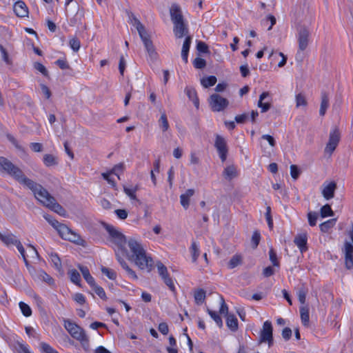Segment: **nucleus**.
Instances as JSON below:
<instances>
[{
  "label": "nucleus",
  "instance_id": "nucleus-29",
  "mask_svg": "<svg viewBox=\"0 0 353 353\" xmlns=\"http://www.w3.org/2000/svg\"><path fill=\"white\" fill-rule=\"evenodd\" d=\"M141 41H143L145 48L148 49L154 47L152 41H151L149 34L146 32L145 30L142 32L139 33Z\"/></svg>",
  "mask_w": 353,
  "mask_h": 353
},
{
  "label": "nucleus",
  "instance_id": "nucleus-62",
  "mask_svg": "<svg viewBox=\"0 0 353 353\" xmlns=\"http://www.w3.org/2000/svg\"><path fill=\"white\" fill-rule=\"evenodd\" d=\"M146 51H147L148 56L151 61H154L157 60V59L158 57V54L156 52L154 47L146 49Z\"/></svg>",
  "mask_w": 353,
  "mask_h": 353
},
{
  "label": "nucleus",
  "instance_id": "nucleus-38",
  "mask_svg": "<svg viewBox=\"0 0 353 353\" xmlns=\"http://www.w3.org/2000/svg\"><path fill=\"white\" fill-rule=\"evenodd\" d=\"M68 274L70 276V281L75 285L80 286L81 276L78 271L76 270H72L69 272Z\"/></svg>",
  "mask_w": 353,
  "mask_h": 353
},
{
  "label": "nucleus",
  "instance_id": "nucleus-63",
  "mask_svg": "<svg viewBox=\"0 0 353 353\" xmlns=\"http://www.w3.org/2000/svg\"><path fill=\"white\" fill-rule=\"evenodd\" d=\"M74 300L79 304L83 305L85 303V297L81 293H76L73 297Z\"/></svg>",
  "mask_w": 353,
  "mask_h": 353
},
{
  "label": "nucleus",
  "instance_id": "nucleus-37",
  "mask_svg": "<svg viewBox=\"0 0 353 353\" xmlns=\"http://www.w3.org/2000/svg\"><path fill=\"white\" fill-rule=\"evenodd\" d=\"M216 83V78L214 76L204 77L201 80V84L204 88H209L214 85Z\"/></svg>",
  "mask_w": 353,
  "mask_h": 353
},
{
  "label": "nucleus",
  "instance_id": "nucleus-33",
  "mask_svg": "<svg viewBox=\"0 0 353 353\" xmlns=\"http://www.w3.org/2000/svg\"><path fill=\"white\" fill-rule=\"evenodd\" d=\"M223 176L226 179L231 180L236 176V170L234 166L226 167L223 171Z\"/></svg>",
  "mask_w": 353,
  "mask_h": 353
},
{
  "label": "nucleus",
  "instance_id": "nucleus-55",
  "mask_svg": "<svg viewBox=\"0 0 353 353\" xmlns=\"http://www.w3.org/2000/svg\"><path fill=\"white\" fill-rule=\"evenodd\" d=\"M265 219L268 225V227L272 229L273 228V220L271 216V208L268 206L266 208Z\"/></svg>",
  "mask_w": 353,
  "mask_h": 353
},
{
  "label": "nucleus",
  "instance_id": "nucleus-41",
  "mask_svg": "<svg viewBox=\"0 0 353 353\" xmlns=\"http://www.w3.org/2000/svg\"><path fill=\"white\" fill-rule=\"evenodd\" d=\"M207 311L210 317L215 321L216 325L219 327H221L223 326V321L220 316L217 314V312L212 311L210 309H208Z\"/></svg>",
  "mask_w": 353,
  "mask_h": 353
},
{
  "label": "nucleus",
  "instance_id": "nucleus-58",
  "mask_svg": "<svg viewBox=\"0 0 353 353\" xmlns=\"http://www.w3.org/2000/svg\"><path fill=\"white\" fill-rule=\"evenodd\" d=\"M114 213L117 215V216L121 220L125 219L128 215V212H127V210L124 209L115 210Z\"/></svg>",
  "mask_w": 353,
  "mask_h": 353
},
{
  "label": "nucleus",
  "instance_id": "nucleus-12",
  "mask_svg": "<svg viewBox=\"0 0 353 353\" xmlns=\"http://www.w3.org/2000/svg\"><path fill=\"white\" fill-rule=\"evenodd\" d=\"M322 187V195L326 200H330L334 196L336 189V183L334 181L324 182Z\"/></svg>",
  "mask_w": 353,
  "mask_h": 353
},
{
  "label": "nucleus",
  "instance_id": "nucleus-51",
  "mask_svg": "<svg viewBox=\"0 0 353 353\" xmlns=\"http://www.w3.org/2000/svg\"><path fill=\"white\" fill-rule=\"evenodd\" d=\"M307 105V101L305 99V97L303 94L299 93L296 95V105L297 108L301 106H306Z\"/></svg>",
  "mask_w": 353,
  "mask_h": 353
},
{
  "label": "nucleus",
  "instance_id": "nucleus-9",
  "mask_svg": "<svg viewBox=\"0 0 353 353\" xmlns=\"http://www.w3.org/2000/svg\"><path fill=\"white\" fill-rule=\"evenodd\" d=\"M341 139V133L337 128L332 129L330 132L329 141L325 148V152L332 154L337 147Z\"/></svg>",
  "mask_w": 353,
  "mask_h": 353
},
{
  "label": "nucleus",
  "instance_id": "nucleus-53",
  "mask_svg": "<svg viewBox=\"0 0 353 353\" xmlns=\"http://www.w3.org/2000/svg\"><path fill=\"white\" fill-rule=\"evenodd\" d=\"M123 170H124V164L123 163H120L119 164L115 165L113 167V168L110 171V173H112L113 174L117 175L118 176V178L120 179L119 174L122 173L123 172Z\"/></svg>",
  "mask_w": 353,
  "mask_h": 353
},
{
  "label": "nucleus",
  "instance_id": "nucleus-22",
  "mask_svg": "<svg viewBox=\"0 0 353 353\" xmlns=\"http://www.w3.org/2000/svg\"><path fill=\"white\" fill-rule=\"evenodd\" d=\"M0 239L7 246H15V245L19 241L17 236L12 233L2 234L0 236Z\"/></svg>",
  "mask_w": 353,
  "mask_h": 353
},
{
  "label": "nucleus",
  "instance_id": "nucleus-28",
  "mask_svg": "<svg viewBox=\"0 0 353 353\" xmlns=\"http://www.w3.org/2000/svg\"><path fill=\"white\" fill-rule=\"evenodd\" d=\"M158 125L163 132H165L170 129L168 117L165 112H163L161 114V117L158 120Z\"/></svg>",
  "mask_w": 353,
  "mask_h": 353
},
{
  "label": "nucleus",
  "instance_id": "nucleus-64",
  "mask_svg": "<svg viewBox=\"0 0 353 353\" xmlns=\"http://www.w3.org/2000/svg\"><path fill=\"white\" fill-rule=\"evenodd\" d=\"M159 331L163 335H167L169 332L168 325L166 323H161L158 327Z\"/></svg>",
  "mask_w": 353,
  "mask_h": 353
},
{
  "label": "nucleus",
  "instance_id": "nucleus-50",
  "mask_svg": "<svg viewBox=\"0 0 353 353\" xmlns=\"http://www.w3.org/2000/svg\"><path fill=\"white\" fill-rule=\"evenodd\" d=\"M193 65L196 69H203L206 65V61L203 58L196 57L193 61Z\"/></svg>",
  "mask_w": 353,
  "mask_h": 353
},
{
  "label": "nucleus",
  "instance_id": "nucleus-31",
  "mask_svg": "<svg viewBox=\"0 0 353 353\" xmlns=\"http://www.w3.org/2000/svg\"><path fill=\"white\" fill-rule=\"evenodd\" d=\"M37 276L38 279L43 281L49 285L54 283V279L43 270H39L37 272Z\"/></svg>",
  "mask_w": 353,
  "mask_h": 353
},
{
  "label": "nucleus",
  "instance_id": "nucleus-46",
  "mask_svg": "<svg viewBox=\"0 0 353 353\" xmlns=\"http://www.w3.org/2000/svg\"><path fill=\"white\" fill-rule=\"evenodd\" d=\"M333 215V211L330 205L326 204L321 208V216L323 218Z\"/></svg>",
  "mask_w": 353,
  "mask_h": 353
},
{
  "label": "nucleus",
  "instance_id": "nucleus-16",
  "mask_svg": "<svg viewBox=\"0 0 353 353\" xmlns=\"http://www.w3.org/2000/svg\"><path fill=\"white\" fill-rule=\"evenodd\" d=\"M345 266L347 269L353 268V245L346 242L345 243Z\"/></svg>",
  "mask_w": 353,
  "mask_h": 353
},
{
  "label": "nucleus",
  "instance_id": "nucleus-24",
  "mask_svg": "<svg viewBox=\"0 0 353 353\" xmlns=\"http://www.w3.org/2000/svg\"><path fill=\"white\" fill-rule=\"evenodd\" d=\"M190 252L192 256V263H196L201 253L200 246L197 242L194 241H192L191 245L190 247Z\"/></svg>",
  "mask_w": 353,
  "mask_h": 353
},
{
  "label": "nucleus",
  "instance_id": "nucleus-43",
  "mask_svg": "<svg viewBox=\"0 0 353 353\" xmlns=\"http://www.w3.org/2000/svg\"><path fill=\"white\" fill-rule=\"evenodd\" d=\"M269 257L273 266L279 268V261H278L276 253L275 252L273 248H270L269 250Z\"/></svg>",
  "mask_w": 353,
  "mask_h": 353
},
{
  "label": "nucleus",
  "instance_id": "nucleus-40",
  "mask_svg": "<svg viewBox=\"0 0 353 353\" xmlns=\"http://www.w3.org/2000/svg\"><path fill=\"white\" fill-rule=\"evenodd\" d=\"M19 308H20L22 314L25 316L28 317L32 315V310L28 304L25 303L24 302L21 301L19 303Z\"/></svg>",
  "mask_w": 353,
  "mask_h": 353
},
{
  "label": "nucleus",
  "instance_id": "nucleus-47",
  "mask_svg": "<svg viewBox=\"0 0 353 353\" xmlns=\"http://www.w3.org/2000/svg\"><path fill=\"white\" fill-rule=\"evenodd\" d=\"M101 272L103 274H105L108 279L111 280H115L117 278V274L116 272L108 268L102 267L101 268Z\"/></svg>",
  "mask_w": 353,
  "mask_h": 353
},
{
  "label": "nucleus",
  "instance_id": "nucleus-54",
  "mask_svg": "<svg viewBox=\"0 0 353 353\" xmlns=\"http://www.w3.org/2000/svg\"><path fill=\"white\" fill-rule=\"evenodd\" d=\"M69 44L70 48L74 51L77 52L81 46L80 41L77 38H72L70 40Z\"/></svg>",
  "mask_w": 353,
  "mask_h": 353
},
{
  "label": "nucleus",
  "instance_id": "nucleus-35",
  "mask_svg": "<svg viewBox=\"0 0 353 353\" xmlns=\"http://www.w3.org/2000/svg\"><path fill=\"white\" fill-rule=\"evenodd\" d=\"M130 23L136 28L138 33L142 32L145 30L144 26L141 23V21L133 14L129 17Z\"/></svg>",
  "mask_w": 353,
  "mask_h": 353
},
{
  "label": "nucleus",
  "instance_id": "nucleus-8",
  "mask_svg": "<svg viewBox=\"0 0 353 353\" xmlns=\"http://www.w3.org/2000/svg\"><path fill=\"white\" fill-rule=\"evenodd\" d=\"M208 102L213 112L223 111L229 105L228 100L218 94H212Z\"/></svg>",
  "mask_w": 353,
  "mask_h": 353
},
{
  "label": "nucleus",
  "instance_id": "nucleus-57",
  "mask_svg": "<svg viewBox=\"0 0 353 353\" xmlns=\"http://www.w3.org/2000/svg\"><path fill=\"white\" fill-rule=\"evenodd\" d=\"M196 49L199 52L203 53H207L208 52V46L205 42L201 41L197 42Z\"/></svg>",
  "mask_w": 353,
  "mask_h": 353
},
{
  "label": "nucleus",
  "instance_id": "nucleus-23",
  "mask_svg": "<svg viewBox=\"0 0 353 353\" xmlns=\"http://www.w3.org/2000/svg\"><path fill=\"white\" fill-rule=\"evenodd\" d=\"M185 92L189 99L193 102L195 108L198 109L199 107V100L196 90L192 87H186Z\"/></svg>",
  "mask_w": 353,
  "mask_h": 353
},
{
  "label": "nucleus",
  "instance_id": "nucleus-5",
  "mask_svg": "<svg viewBox=\"0 0 353 353\" xmlns=\"http://www.w3.org/2000/svg\"><path fill=\"white\" fill-rule=\"evenodd\" d=\"M103 225L108 233L110 241L117 246L118 251L124 252L125 245L128 243L125 235L112 225L103 223Z\"/></svg>",
  "mask_w": 353,
  "mask_h": 353
},
{
  "label": "nucleus",
  "instance_id": "nucleus-4",
  "mask_svg": "<svg viewBox=\"0 0 353 353\" xmlns=\"http://www.w3.org/2000/svg\"><path fill=\"white\" fill-rule=\"evenodd\" d=\"M64 327L72 338L81 343L85 350L88 348L89 339L82 327L68 319L64 320Z\"/></svg>",
  "mask_w": 353,
  "mask_h": 353
},
{
  "label": "nucleus",
  "instance_id": "nucleus-48",
  "mask_svg": "<svg viewBox=\"0 0 353 353\" xmlns=\"http://www.w3.org/2000/svg\"><path fill=\"white\" fill-rule=\"evenodd\" d=\"M17 351L18 353H32L28 344L17 342Z\"/></svg>",
  "mask_w": 353,
  "mask_h": 353
},
{
  "label": "nucleus",
  "instance_id": "nucleus-42",
  "mask_svg": "<svg viewBox=\"0 0 353 353\" xmlns=\"http://www.w3.org/2000/svg\"><path fill=\"white\" fill-rule=\"evenodd\" d=\"M94 292L103 300H106V294L103 288L94 283V285H90Z\"/></svg>",
  "mask_w": 353,
  "mask_h": 353
},
{
  "label": "nucleus",
  "instance_id": "nucleus-36",
  "mask_svg": "<svg viewBox=\"0 0 353 353\" xmlns=\"http://www.w3.org/2000/svg\"><path fill=\"white\" fill-rule=\"evenodd\" d=\"M137 186L123 187V191L126 195H128L131 200H137L136 196V192L137 191Z\"/></svg>",
  "mask_w": 353,
  "mask_h": 353
},
{
  "label": "nucleus",
  "instance_id": "nucleus-13",
  "mask_svg": "<svg viewBox=\"0 0 353 353\" xmlns=\"http://www.w3.org/2000/svg\"><path fill=\"white\" fill-rule=\"evenodd\" d=\"M173 32L176 38L190 36L188 25L184 21L174 23Z\"/></svg>",
  "mask_w": 353,
  "mask_h": 353
},
{
  "label": "nucleus",
  "instance_id": "nucleus-52",
  "mask_svg": "<svg viewBox=\"0 0 353 353\" xmlns=\"http://www.w3.org/2000/svg\"><path fill=\"white\" fill-rule=\"evenodd\" d=\"M41 349L43 353H59L55 349L45 342L41 343Z\"/></svg>",
  "mask_w": 353,
  "mask_h": 353
},
{
  "label": "nucleus",
  "instance_id": "nucleus-44",
  "mask_svg": "<svg viewBox=\"0 0 353 353\" xmlns=\"http://www.w3.org/2000/svg\"><path fill=\"white\" fill-rule=\"evenodd\" d=\"M43 163L48 167L57 164L56 158L52 154H46L43 157Z\"/></svg>",
  "mask_w": 353,
  "mask_h": 353
},
{
  "label": "nucleus",
  "instance_id": "nucleus-7",
  "mask_svg": "<svg viewBox=\"0 0 353 353\" xmlns=\"http://www.w3.org/2000/svg\"><path fill=\"white\" fill-rule=\"evenodd\" d=\"M267 343L270 347L274 344L273 327L270 321H265L259 333V344Z\"/></svg>",
  "mask_w": 353,
  "mask_h": 353
},
{
  "label": "nucleus",
  "instance_id": "nucleus-39",
  "mask_svg": "<svg viewBox=\"0 0 353 353\" xmlns=\"http://www.w3.org/2000/svg\"><path fill=\"white\" fill-rule=\"evenodd\" d=\"M194 296L196 303L201 304L205 299V292L202 289H199L194 292Z\"/></svg>",
  "mask_w": 353,
  "mask_h": 353
},
{
  "label": "nucleus",
  "instance_id": "nucleus-61",
  "mask_svg": "<svg viewBox=\"0 0 353 353\" xmlns=\"http://www.w3.org/2000/svg\"><path fill=\"white\" fill-rule=\"evenodd\" d=\"M261 239V234L259 232H254L252 236V243L254 248H256L259 243Z\"/></svg>",
  "mask_w": 353,
  "mask_h": 353
},
{
  "label": "nucleus",
  "instance_id": "nucleus-34",
  "mask_svg": "<svg viewBox=\"0 0 353 353\" xmlns=\"http://www.w3.org/2000/svg\"><path fill=\"white\" fill-rule=\"evenodd\" d=\"M242 263V257L239 254L234 255L228 263L229 269H234Z\"/></svg>",
  "mask_w": 353,
  "mask_h": 353
},
{
  "label": "nucleus",
  "instance_id": "nucleus-18",
  "mask_svg": "<svg viewBox=\"0 0 353 353\" xmlns=\"http://www.w3.org/2000/svg\"><path fill=\"white\" fill-rule=\"evenodd\" d=\"M295 245L299 248L301 252L307 250V236L305 233L298 234L294 240Z\"/></svg>",
  "mask_w": 353,
  "mask_h": 353
},
{
  "label": "nucleus",
  "instance_id": "nucleus-27",
  "mask_svg": "<svg viewBox=\"0 0 353 353\" xmlns=\"http://www.w3.org/2000/svg\"><path fill=\"white\" fill-rule=\"evenodd\" d=\"M329 107V97L326 92H323L321 93V103L319 110V114L321 116H324L327 108Z\"/></svg>",
  "mask_w": 353,
  "mask_h": 353
},
{
  "label": "nucleus",
  "instance_id": "nucleus-19",
  "mask_svg": "<svg viewBox=\"0 0 353 353\" xmlns=\"http://www.w3.org/2000/svg\"><path fill=\"white\" fill-rule=\"evenodd\" d=\"M192 36H187L186 37H185V40L183 43L181 50V58L185 63H187L188 61V54L190 51V45L192 43Z\"/></svg>",
  "mask_w": 353,
  "mask_h": 353
},
{
  "label": "nucleus",
  "instance_id": "nucleus-20",
  "mask_svg": "<svg viewBox=\"0 0 353 353\" xmlns=\"http://www.w3.org/2000/svg\"><path fill=\"white\" fill-rule=\"evenodd\" d=\"M116 256L118 262L119 263L121 266L125 270L129 277L132 279L137 280L138 277L136 274V272L128 266L126 261L121 256H119V253L117 251Z\"/></svg>",
  "mask_w": 353,
  "mask_h": 353
},
{
  "label": "nucleus",
  "instance_id": "nucleus-21",
  "mask_svg": "<svg viewBox=\"0 0 353 353\" xmlns=\"http://www.w3.org/2000/svg\"><path fill=\"white\" fill-rule=\"evenodd\" d=\"M14 12L19 17H25L28 14V9L23 1H19L14 5Z\"/></svg>",
  "mask_w": 353,
  "mask_h": 353
},
{
  "label": "nucleus",
  "instance_id": "nucleus-60",
  "mask_svg": "<svg viewBox=\"0 0 353 353\" xmlns=\"http://www.w3.org/2000/svg\"><path fill=\"white\" fill-rule=\"evenodd\" d=\"M55 64L62 70L68 69L70 67L65 59H57Z\"/></svg>",
  "mask_w": 353,
  "mask_h": 353
},
{
  "label": "nucleus",
  "instance_id": "nucleus-26",
  "mask_svg": "<svg viewBox=\"0 0 353 353\" xmlns=\"http://www.w3.org/2000/svg\"><path fill=\"white\" fill-rule=\"evenodd\" d=\"M226 325L228 327L232 332L238 330V320L234 314L226 315Z\"/></svg>",
  "mask_w": 353,
  "mask_h": 353
},
{
  "label": "nucleus",
  "instance_id": "nucleus-25",
  "mask_svg": "<svg viewBox=\"0 0 353 353\" xmlns=\"http://www.w3.org/2000/svg\"><path fill=\"white\" fill-rule=\"evenodd\" d=\"M78 268L81 271L83 277L85 280V281L90 285H94L95 281L93 276L90 274L88 268L86 266H83L81 265H79Z\"/></svg>",
  "mask_w": 353,
  "mask_h": 353
},
{
  "label": "nucleus",
  "instance_id": "nucleus-6",
  "mask_svg": "<svg viewBox=\"0 0 353 353\" xmlns=\"http://www.w3.org/2000/svg\"><path fill=\"white\" fill-rule=\"evenodd\" d=\"M0 167L4 172L22 185L25 183V179H28L23 174L21 170L5 157H0Z\"/></svg>",
  "mask_w": 353,
  "mask_h": 353
},
{
  "label": "nucleus",
  "instance_id": "nucleus-3",
  "mask_svg": "<svg viewBox=\"0 0 353 353\" xmlns=\"http://www.w3.org/2000/svg\"><path fill=\"white\" fill-rule=\"evenodd\" d=\"M43 217L54 229L57 230L62 239L75 243L77 245L83 244L84 241L81 238V236L67 225L60 223L49 214H44Z\"/></svg>",
  "mask_w": 353,
  "mask_h": 353
},
{
  "label": "nucleus",
  "instance_id": "nucleus-30",
  "mask_svg": "<svg viewBox=\"0 0 353 353\" xmlns=\"http://www.w3.org/2000/svg\"><path fill=\"white\" fill-rule=\"evenodd\" d=\"M50 259L54 267L59 271L62 269V264L60 258L58 254L54 252H50L49 254Z\"/></svg>",
  "mask_w": 353,
  "mask_h": 353
},
{
  "label": "nucleus",
  "instance_id": "nucleus-17",
  "mask_svg": "<svg viewBox=\"0 0 353 353\" xmlns=\"http://www.w3.org/2000/svg\"><path fill=\"white\" fill-rule=\"evenodd\" d=\"M170 17L171 20L174 23L184 21L183 15L181 14L180 8L179 6L174 4L170 8Z\"/></svg>",
  "mask_w": 353,
  "mask_h": 353
},
{
  "label": "nucleus",
  "instance_id": "nucleus-1",
  "mask_svg": "<svg viewBox=\"0 0 353 353\" xmlns=\"http://www.w3.org/2000/svg\"><path fill=\"white\" fill-rule=\"evenodd\" d=\"M129 251L124 249L123 253L126 254L128 259L134 263L140 270L151 272L154 267V261L150 254L144 248L141 241L135 239L128 241Z\"/></svg>",
  "mask_w": 353,
  "mask_h": 353
},
{
  "label": "nucleus",
  "instance_id": "nucleus-10",
  "mask_svg": "<svg viewBox=\"0 0 353 353\" xmlns=\"http://www.w3.org/2000/svg\"><path fill=\"white\" fill-rule=\"evenodd\" d=\"M214 147L222 162H224L228 156V148L227 141L222 136L217 134L215 138Z\"/></svg>",
  "mask_w": 353,
  "mask_h": 353
},
{
  "label": "nucleus",
  "instance_id": "nucleus-45",
  "mask_svg": "<svg viewBox=\"0 0 353 353\" xmlns=\"http://www.w3.org/2000/svg\"><path fill=\"white\" fill-rule=\"evenodd\" d=\"M334 219L328 220L320 225V229L323 232H327L334 226Z\"/></svg>",
  "mask_w": 353,
  "mask_h": 353
},
{
  "label": "nucleus",
  "instance_id": "nucleus-11",
  "mask_svg": "<svg viewBox=\"0 0 353 353\" xmlns=\"http://www.w3.org/2000/svg\"><path fill=\"white\" fill-rule=\"evenodd\" d=\"M157 268L159 276L165 284L170 288V290H174V285L172 278L170 276L167 268L160 261L157 263Z\"/></svg>",
  "mask_w": 353,
  "mask_h": 353
},
{
  "label": "nucleus",
  "instance_id": "nucleus-56",
  "mask_svg": "<svg viewBox=\"0 0 353 353\" xmlns=\"http://www.w3.org/2000/svg\"><path fill=\"white\" fill-rule=\"evenodd\" d=\"M220 304L221 307L219 309V312L221 314H225V315L229 314H228V307L227 304L225 303V300L223 296H220Z\"/></svg>",
  "mask_w": 353,
  "mask_h": 353
},
{
  "label": "nucleus",
  "instance_id": "nucleus-14",
  "mask_svg": "<svg viewBox=\"0 0 353 353\" xmlns=\"http://www.w3.org/2000/svg\"><path fill=\"white\" fill-rule=\"evenodd\" d=\"M270 94L268 92H263L260 96L258 101V107L261 108V112H266L271 107L269 100Z\"/></svg>",
  "mask_w": 353,
  "mask_h": 353
},
{
  "label": "nucleus",
  "instance_id": "nucleus-2",
  "mask_svg": "<svg viewBox=\"0 0 353 353\" xmlns=\"http://www.w3.org/2000/svg\"><path fill=\"white\" fill-rule=\"evenodd\" d=\"M25 180L23 185L32 192L38 201L59 215L65 216L66 212L64 208L56 201L55 199L50 194L46 189L30 179Z\"/></svg>",
  "mask_w": 353,
  "mask_h": 353
},
{
  "label": "nucleus",
  "instance_id": "nucleus-49",
  "mask_svg": "<svg viewBox=\"0 0 353 353\" xmlns=\"http://www.w3.org/2000/svg\"><path fill=\"white\" fill-rule=\"evenodd\" d=\"M318 217L319 214L315 212H310L307 214L308 222L310 226H314L316 225Z\"/></svg>",
  "mask_w": 353,
  "mask_h": 353
},
{
  "label": "nucleus",
  "instance_id": "nucleus-59",
  "mask_svg": "<svg viewBox=\"0 0 353 353\" xmlns=\"http://www.w3.org/2000/svg\"><path fill=\"white\" fill-rule=\"evenodd\" d=\"M290 174L294 179H297L300 174V171L296 165H290Z\"/></svg>",
  "mask_w": 353,
  "mask_h": 353
},
{
  "label": "nucleus",
  "instance_id": "nucleus-32",
  "mask_svg": "<svg viewBox=\"0 0 353 353\" xmlns=\"http://www.w3.org/2000/svg\"><path fill=\"white\" fill-rule=\"evenodd\" d=\"M301 319L303 325L307 326L309 324L310 316L309 309L307 306H303L300 308Z\"/></svg>",
  "mask_w": 353,
  "mask_h": 353
},
{
  "label": "nucleus",
  "instance_id": "nucleus-15",
  "mask_svg": "<svg viewBox=\"0 0 353 353\" xmlns=\"http://www.w3.org/2000/svg\"><path fill=\"white\" fill-rule=\"evenodd\" d=\"M309 32L305 28L301 29L299 32V50L303 51L308 45Z\"/></svg>",
  "mask_w": 353,
  "mask_h": 353
}]
</instances>
